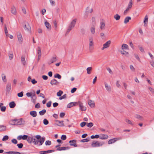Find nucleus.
<instances>
[{
	"label": "nucleus",
	"mask_w": 154,
	"mask_h": 154,
	"mask_svg": "<svg viewBox=\"0 0 154 154\" xmlns=\"http://www.w3.org/2000/svg\"><path fill=\"white\" fill-rule=\"evenodd\" d=\"M63 91L61 90H60L58 92H57V96L58 97H60L61 96V95L63 94Z\"/></svg>",
	"instance_id": "obj_46"
},
{
	"label": "nucleus",
	"mask_w": 154,
	"mask_h": 154,
	"mask_svg": "<svg viewBox=\"0 0 154 154\" xmlns=\"http://www.w3.org/2000/svg\"><path fill=\"white\" fill-rule=\"evenodd\" d=\"M9 139V137L8 135L5 136L2 138V141H6L8 140Z\"/></svg>",
	"instance_id": "obj_48"
},
{
	"label": "nucleus",
	"mask_w": 154,
	"mask_h": 154,
	"mask_svg": "<svg viewBox=\"0 0 154 154\" xmlns=\"http://www.w3.org/2000/svg\"><path fill=\"white\" fill-rule=\"evenodd\" d=\"M89 105L91 108L94 107H95V103L94 101H92L91 100H89L88 102Z\"/></svg>",
	"instance_id": "obj_14"
},
{
	"label": "nucleus",
	"mask_w": 154,
	"mask_h": 154,
	"mask_svg": "<svg viewBox=\"0 0 154 154\" xmlns=\"http://www.w3.org/2000/svg\"><path fill=\"white\" fill-rule=\"evenodd\" d=\"M117 140V138H115L112 139H111L109 140L108 143L109 144H111L115 142Z\"/></svg>",
	"instance_id": "obj_16"
},
{
	"label": "nucleus",
	"mask_w": 154,
	"mask_h": 154,
	"mask_svg": "<svg viewBox=\"0 0 154 154\" xmlns=\"http://www.w3.org/2000/svg\"><path fill=\"white\" fill-rule=\"evenodd\" d=\"M11 13L14 14H16V10L14 6H13L11 8Z\"/></svg>",
	"instance_id": "obj_24"
},
{
	"label": "nucleus",
	"mask_w": 154,
	"mask_h": 154,
	"mask_svg": "<svg viewBox=\"0 0 154 154\" xmlns=\"http://www.w3.org/2000/svg\"><path fill=\"white\" fill-rule=\"evenodd\" d=\"M9 59L10 60H11L13 57V54L12 53H9Z\"/></svg>",
	"instance_id": "obj_54"
},
{
	"label": "nucleus",
	"mask_w": 154,
	"mask_h": 154,
	"mask_svg": "<svg viewBox=\"0 0 154 154\" xmlns=\"http://www.w3.org/2000/svg\"><path fill=\"white\" fill-rule=\"evenodd\" d=\"M119 52L123 55H127L128 54V53L127 52H126L124 50L123 51H120Z\"/></svg>",
	"instance_id": "obj_35"
},
{
	"label": "nucleus",
	"mask_w": 154,
	"mask_h": 154,
	"mask_svg": "<svg viewBox=\"0 0 154 154\" xmlns=\"http://www.w3.org/2000/svg\"><path fill=\"white\" fill-rule=\"evenodd\" d=\"M11 142L14 144H17V141L15 139H12L11 140Z\"/></svg>",
	"instance_id": "obj_57"
},
{
	"label": "nucleus",
	"mask_w": 154,
	"mask_h": 154,
	"mask_svg": "<svg viewBox=\"0 0 154 154\" xmlns=\"http://www.w3.org/2000/svg\"><path fill=\"white\" fill-rule=\"evenodd\" d=\"M54 77L55 78H57L58 79H61V75L58 73L54 75Z\"/></svg>",
	"instance_id": "obj_36"
},
{
	"label": "nucleus",
	"mask_w": 154,
	"mask_h": 154,
	"mask_svg": "<svg viewBox=\"0 0 154 154\" xmlns=\"http://www.w3.org/2000/svg\"><path fill=\"white\" fill-rule=\"evenodd\" d=\"M43 123L45 125H46L48 124L49 122L47 119H45L43 120Z\"/></svg>",
	"instance_id": "obj_45"
},
{
	"label": "nucleus",
	"mask_w": 154,
	"mask_h": 154,
	"mask_svg": "<svg viewBox=\"0 0 154 154\" xmlns=\"http://www.w3.org/2000/svg\"><path fill=\"white\" fill-rule=\"evenodd\" d=\"M28 136L26 135H23L22 136L23 140H25L27 139V138L28 137Z\"/></svg>",
	"instance_id": "obj_62"
},
{
	"label": "nucleus",
	"mask_w": 154,
	"mask_h": 154,
	"mask_svg": "<svg viewBox=\"0 0 154 154\" xmlns=\"http://www.w3.org/2000/svg\"><path fill=\"white\" fill-rule=\"evenodd\" d=\"M95 28L93 27L91 28V31L92 34H94L95 33Z\"/></svg>",
	"instance_id": "obj_60"
},
{
	"label": "nucleus",
	"mask_w": 154,
	"mask_h": 154,
	"mask_svg": "<svg viewBox=\"0 0 154 154\" xmlns=\"http://www.w3.org/2000/svg\"><path fill=\"white\" fill-rule=\"evenodd\" d=\"M78 105L80 107V109L82 111H85L86 110V107L84 106L83 104L80 101H79Z\"/></svg>",
	"instance_id": "obj_9"
},
{
	"label": "nucleus",
	"mask_w": 154,
	"mask_h": 154,
	"mask_svg": "<svg viewBox=\"0 0 154 154\" xmlns=\"http://www.w3.org/2000/svg\"><path fill=\"white\" fill-rule=\"evenodd\" d=\"M29 114L31 116L34 117H36L37 115V112L35 111H31Z\"/></svg>",
	"instance_id": "obj_18"
},
{
	"label": "nucleus",
	"mask_w": 154,
	"mask_h": 154,
	"mask_svg": "<svg viewBox=\"0 0 154 154\" xmlns=\"http://www.w3.org/2000/svg\"><path fill=\"white\" fill-rule=\"evenodd\" d=\"M131 19V18L130 17H127L125 19L124 23L126 24L129 22V20Z\"/></svg>",
	"instance_id": "obj_26"
},
{
	"label": "nucleus",
	"mask_w": 154,
	"mask_h": 154,
	"mask_svg": "<svg viewBox=\"0 0 154 154\" xmlns=\"http://www.w3.org/2000/svg\"><path fill=\"white\" fill-rule=\"evenodd\" d=\"M45 24L46 27L48 29H51V25L48 22L46 21L45 22Z\"/></svg>",
	"instance_id": "obj_22"
},
{
	"label": "nucleus",
	"mask_w": 154,
	"mask_h": 154,
	"mask_svg": "<svg viewBox=\"0 0 154 154\" xmlns=\"http://www.w3.org/2000/svg\"><path fill=\"white\" fill-rule=\"evenodd\" d=\"M135 117L137 119H139L140 120H142L143 119V118L141 116L138 114H136L135 115Z\"/></svg>",
	"instance_id": "obj_49"
},
{
	"label": "nucleus",
	"mask_w": 154,
	"mask_h": 154,
	"mask_svg": "<svg viewBox=\"0 0 154 154\" xmlns=\"http://www.w3.org/2000/svg\"><path fill=\"white\" fill-rule=\"evenodd\" d=\"M38 59H39V58L41 57L42 53L41 51V49L39 47H38Z\"/></svg>",
	"instance_id": "obj_15"
},
{
	"label": "nucleus",
	"mask_w": 154,
	"mask_h": 154,
	"mask_svg": "<svg viewBox=\"0 0 154 154\" xmlns=\"http://www.w3.org/2000/svg\"><path fill=\"white\" fill-rule=\"evenodd\" d=\"M99 138V135L98 134H96L95 135H92L91 136V139L98 138Z\"/></svg>",
	"instance_id": "obj_41"
},
{
	"label": "nucleus",
	"mask_w": 154,
	"mask_h": 154,
	"mask_svg": "<svg viewBox=\"0 0 154 154\" xmlns=\"http://www.w3.org/2000/svg\"><path fill=\"white\" fill-rule=\"evenodd\" d=\"M61 138L62 140H65L66 139V136L65 135H64V134L62 135L61 136Z\"/></svg>",
	"instance_id": "obj_56"
},
{
	"label": "nucleus",
	"mask_w": 154,
	"mask_h": 154,
	"mask_svg": "<svg viewBox=\"0 0 154 154\" xmlns=\"http://www.w3.org/2000/svg\"><path fill=\"white\" fill-rule=\"evenodd\" d=\"M104 144V142H100L97 141H94L92 142L91 146L93 147H97L102 146Z\"/></svg>",
	"instance_id": "obj_4"
},
{
	"label": "nucleus",
	"mask_w": 154,
	"mask_h": 154,
	"mask_svg": "<svg viewBox=\"0 0 154 154\" xmlns=\"http://www.w3.org/2000/svg\"><path fill=\"white\" fill-rule=\"evenodd\" d=\"M121 48L123 50L125 49H128V46L127 44H123L122 45Z\"/></svg>",
	"instance_id": "obj_27"
},
{
	"label": "nucleus",
	"mask_w": 154,
	"mask_h": 154,
	"mask_svg": "<svg viewBox=\"0 0 154 154\" xmlns=\"http://www.w3.org/2000/svg\"><path fill=\"white\" fill-rule=\"evenodd\" d=\"M11 89V84L10 83H8L6 86V91L7 93H9Z\"/></svg>",
	"instance_id": "obj_10"
},
{
	"label": "nucleus",
	"mask_w": 154,
	"mask_h": 154,
	"mask_svg": "<svg viewBox=\"0 0 154 154\" xmlns=\"http://www.w3.org/2000/svg\"><path fill=\"white\" fill-rule=\"evenodd\" d=\"M26 140L29 143H33V139L32 137H31L28 136L27 139H26Z\"/></svg>",
	"instance_id": "obj_23"
},
{
	"label": "nucleus",
	"mask_w": 154,
	"mask_h": 154,
	"mask_svg": "<svg viewBox=\"0 0 154 154\" xmlns=\"http://www.w3.org/2000/svg\"><path fill=\"white\" fill-rule=\"evenodd\" d=\"M66 96H67V95L66 94H64V95H63L62 96H61V97H60L59 98V99L60 100H61L65 98L66 97Z\"/></svg>",
	"instance_id": "obj_59"
},
{
	"label": "nucleus",
	"mask_w": 154,
	"mask_h": 154,
	"mask_svg": "<svg viewBox=\"0 0 154 154\" xmlns=\"http://www.w3.org/2000/svg\"><path fill=\"white\" fill-rule=\"evenodd\" d=\"M46 112V110L45 109H43L42 110L40 111L39 112V113L40 116H42L44 115Z\"/></svg>",
	"instance_id": "obj_29"
},
{
	"label": "nucleus",
	"mask_w": 154,
	"mask_h": 154,
	"mask_svg": "<svg viewBox=\"0 0 154 154\" xmlns=\"http://www.w3.org/2000/svg\"><path fill=\"white\" fill-rule=\"evenodd\" d=\"M2 80L4 82H7V79L6 78V76L5 74L3 73L2 75Z\"/></svg>",
	"instance_id": "obj_30"
},
{
	"label": "nucleus",
	"mask_w": 154,
	"mask_h": 154,
	"mask_svg": "<svg viewBox=\"0 0 154 154\" xmlns=\"http://www.w3.org/2000/svg\"><path fill=\"white\" fill-rule=\"evenodd\" d=\"M6 107L5 106H2L0 109L1 111L4 112L5 111Z\"/></svg>",
	"instance_id": "obj_58"
},
{
	"label": "nucleus",
	"mask_w": 154,
	"mask_h": 154,
	"mask_svg": "<svg viewBox=\"0 0 154 154\" xmlns=\"http://www.w3.org/2000/svg\"><path fill=\"white\" fill-rule=\"evenodd\" d=\"M86 124V122H83L80 123V125L82 127H83L85 126Z\"/></svg>",
	"instance_id": "obj_50"
},
{
	"label": "nucleus",
	"mask_w": 154,
	"mask_h": 154,
	"mask_svg": "<svg viewBox=\"0 0 154 154\" xmlns=\"http://www.w3.org/2000/svg\"><path fill=\"white\" fill-rule=\"evenodd\" d=\"M111 43V41L110 40H109L106 42L104 44L103 46H104L106 48H108L109 46Z\"/></svg>",
	"instance_id": "obj_21"
},
{
	"label": "nucleus",
	"mask_w": 154,
	"mask_h": 154,
	"mask_svg": "<svg viewBox=\"0 0 154 154\" xmlns=\"http://www.w3.org/2000/svg\"><path fill=\"white\" fill-rule=\"evenodd\" d=\"M79 101L78 102H72L69 103L67 106L68 108H70L73 106H75L78 105Z\"/></svg>",
	"instance_id": "obj_6"
},
{
	"label": "nucleus",
	"mask_w": 154,
	"mask_h": 154,
	"mask_svg": "<svg viewBox=\"0 0 154 154\" xmlns=\"http://www.w3.org/2000/svg\"><path fill=\"white\" fill-rule=\"evenodd\" d=\"M23 28L25 30L28 32H30L31 31V28L30 26L29 23H27L26 24H25Z\"/></svg>",
	"instance_id": "obj_5"
},
{
	"label": "nucleus",
	"mask_w": 154,
	"mask_h": 154,
	"mask_svg": "<svg viewBox=\"0 0 154 154\" xmlns=\"http://www.w3.org/2000/svg\"><path fill=\"white\" fill-rule=\"evenodd\" d=\"M14 124L12 125H23L25 123V121L22 118L19 119H15L13 120Z\"/></svg>",
	"instance_id": "obj_3"
},
{
	"label": "nucleus",
	"mask_w": 154,
	"mask_h": 154,
	"mask_svg": "<svg viewBox=\"0 0 154 154\" xmlns=\"http://www.w3.org/2000/svg\"><path fill=\"white\" fill-rule=\"evenodd\" d=\"M76 140H70L69 141V143L71 146H73L74 147H77L78 146L76 144Z\"/></svg>",
	"instance_id": "obj_7"
},
{
	"label": "nucleus",
	"mask_w": 154,
	"mask_h": 154,
	"mask_svg": "<svg viewBox=\"0 0 154 154\" xmlns=\"http://www.w3.org/2000/svg\"><path fill=\"white\" fill-rule=\"evenodd\" d=\"M105 86L106 90L108 91H111V88L110 86H108L107 83H105Z\"/></svg>",
	"instance_id": "obj_34"
},
{
	"label": "nucleus",
	"mask_w": 154,
	"mask_h": 154,
	"mask_svg": "<svg viewBox=\"0 0 154 154\" xmlns=\"http://www.w3.org/2000/svg\"><path fill=\"white\" fill-rule=\"evenodd\" d=\"M126 122L128 124H129L131 125H133V124L129 120L126 119L125 120Z\"/></svg>",
	"instance_id": "obj_52"
},
{
	"label": "nucleus",
	"mask_w": 154,
	"mask_h": 154,
	"mask_svg": "<svg viewBox=\"0 0 154 154\" xmlns=\"http://www.w3.org/2000/svg\"><path fill=\"white\" fill-rule=\"evenodd\" d=\"M17 146L19 148L21 149V148H22V147L23 146V144L22 143H20L18 144L17 145Z\"/></svg>",
	"instance_id": "obj_53"
},
{
	"label": "nucleus",
	"mask_w": 154,
	"mask_h": 154,
	"mask_svg": "<svg viewBox=\"0 0 154 154\" xmlns=\"http://www.w3.org/2000/svg\"><path fill=\"white\" fill-rule=\"evenodd\" d=\"M57 60V56L56 55H54L51 59V63H53L56 62Z\"/></svg>",
	"instance_id": "obj_20"
},
{
	"label": "nucleus",
	"mask_w": 154,
	"mask_h": 154,
	"mask_svg": "<svg viewBox=\"0 0 154 154\" xmlns=\"http://www.w3.org/2000/svg\"><path fill=\"white\" fill-rule=\"evenodd\" d=\"M21 60L23 64L25 65L26 64V61L25 59V57L23 56H22L21 57Z\"/></svg>",
	"instance_id": "obj_37"
},
{
	"label": "nucleus",
	"mask_w": 154,
	"mask_h": 154,
	"mask_svg": "<svg viewBox=\"0 0 154 154\" xmlns=\"http://www.w3.org/2000/svg\"><path fill=\"white\" fill-rule=\"evenodd\" d=\"M51 103H52V102L51 101H49L46 104L48 108L50 107L51 106Z\"/></svg>",
	"instance_id": "obj_55"
},
{
	"label": "nucleus",
	"mask_w": 154,
	"mask_h": 154,
	"mask_svg": "<svg viewBox=\"0 0 154 154\" xmlns=\"http://www.w3.org/2000/svg\"><path fill=\"white\" fill-rule=\"evenodd\" d=\"M100 28L101 29H104V27L105 26V24L103 22H102L100 23Z\"/></svg>",
	"instance_id": "obj_40"
},
{
	"label": "nucleus",
	"mask_w": 154,
	"mask_h": 154,
	"mask_svg": "<svg viewBox=\"0 0 154 154\" xmlns=\"http://www.w3.org/2000/svg\"><path fill=\"white\" fill-rule=\"evenodd\" d=\"M94 45V42L93 41H91L89 43V49L90 50L92 49V46Z\"/></svg>",
	"instance_id": "obj_43"
},
{
	"label": "nucleus",
	"mask_w": 154,
	"mask_h": 154,
	"mask_svg": "<svg viewBox=\"0 0 154 154\" xmlns=\"http://www.w3.org/2000/svg\"><path fill=\"white\" fill-rule=\"evenodd\" d=\"M50 84L52 85H57L59 84V82H58L56 79H53L51 81Z\"/></svg>",
	"instance_id": "obj_11"
},
{
	"label": "nucleus",
	"mask_w": 154,
	"mask_h": 154,
	"mask_svg": "<svg viewBox=\"0 0 154 154\" xmlns=\"http://www.w3.org/2000/svg\"><path fill=\"white\" fill-rule=\"evenodd\" d=\"M87 126L89 128H91L94 125V124L92 122H90L89 123H87Z\"/></svg>",
	"instance_id": "obj_44"
},
{
	"label": "nucleus",
	"mask_w": 154,
	"mask_h": 154,
	"mask_svg": "<svg viewBox=\"0 0 154 154\" xmlns=\"http://www.w3.org/2000/svg\"><path fill=\"white\" fill-rule=\"evenodd\" d=\"M55 151V150L54 149H52L50 150H48L47 151H40L39 153L40 154H45L47 153H50L51 152H54Z\"/></svg>",
	"instance_id": "obj_8"
},
{
	"label": "nucleus",
	"mask_w": 154,
	"mask_h": 154,
	"mask_svg": "<svg viewBox=\"0 0 154 154\" xmlns=\"http://www.w3.org/2000/svg\"><path fill=\"white\" fill-rule=\"evenodd\" d=\"M69 147L68 146L59 147L56 150L57 151L65 150L69 149Z\"/></svg>",
	"instance_id": "obj_12"
},
{
	"label": "nucleus",
	"mask_w": 154,
	"mask_h": 154,
	"mask_svg": "<svg viewBox=\"0 0 154 154\" xmlns=\"http://www.w3.org/2000/svg\"><path fill=\"white\" fill-rule=\"evenodd\" d=\"M51 144V141L49 140H47L45 143V144L46 145L50 146Z\"/></svg>",
	"instance_id": "obj_51"
},
{
	"label": "nucleus",
	"mask_w": 154,
	"mask_h": 154,
	"mask_svg": "<svg viewBox=\"0 0 154 154\" xmlns=\"http://www.w3.org/2000/svg\"><path fill=\"white\" fill-rule=\"evenodd\" d=\"M10 154H24L23 153H20V152H15V151H10Z\"/></svg>",
	"instance_id": "obj_39"
},
{
	"label": "nucleus",
	"mask_w": 154,
	"mask_h": 154,
	"mask_svg": "<svg viewBox=\"0 0 154 154\" xmlns=\"http://www.w3.org/2000/svg\"><path fill=\"white\" fill-rule=\"evenodd\" d=\"M50 2L52 5H55V2H54L53 0H49Z\"/></svg>",
	"instance_id": "obj_64"
},
{
	"label": "nucleus",
	"mask_w": 154,
	"mask_h": 154,
	"mask_svg": "<svg viewBox=\"0 0 154 154\" xmlns=\"http://www.w3.org/2000/svg\"><path fill=\"white\" fill-rule=\"evenodd\" d=\"M36 140L35 138H33V143L35 145H37L38 143H40L38 144L39 146L42 145L44 143L45 140V138L44 137H41L40 135H37L35 137Z\"/></svg>",
	"instance_id": "obj_1"
},
{
	"label": "nucleus",
	"mask_w": 154,
	"mask_h": 154,
	"mask_svg": "<svg viewBox=\"0 0 154 154\" xmlns=\"http://www.w3.org/2000/svg\"><path fill=\"white\" fill-rule=\"evenodd\" d=\"M132 0H130L129 4L128 5V6L127 7L128 8V9H130L131 8L132 6Z\"/></svg>",
	"instance_id": "obj_31"
},
{
	"label": "nucleus",
	"mask_w": 154,
	"mask_h": 154,
	"mask_svg": "<svg viewBox=\"0 0 154 154\" xmlns=\"http://www.w3.org/2000/svg\"><path fill=\"white\" fill-rule=\"evenodd\" d=\"M92 68L91 67H88L87 69V73L89 74L91 73V71L92 70Z\"/></svg>",
	"instance_id": "obj_42"
},
{
	"label": "nucleus",
	"mask_w": 154,
	"mask_h": 154,
	"mask_svg": "<svg viewBox=\"0 0 154 154\" xmlns=\"http://www.w3.org/2000/svg\"><path fill=\"white\" fill-rule=\"evenodd\" d=\"M17 95L19 97H22L23 95V91H21V92L18 93Z\"/></svg>",
	"instance_id": "obj_47"
},
{
	"label": "nucleus",
	"mask_w": 154,
	"mask_h": 154,
	"mask_svg": "<svg viewBox=\"0 0 154 154\" xmlns=\"http://www.w3.org/2000/svg\"><path fill=\"white\" fill-rule=\"evenodd\" d=\"M17 38L19 42H22L23 41V38L21 34H19L17 35Z\"/></svg>",
	"instance_id": "obj_33"
},
{
	"label": "nucleus",
	"mask_w": 154,
	"mask_h": 154,
	"mask_svg": "<svg viewBox=\"0 0 154 154\" xmlns=\"http://www.w3.org/2000/svg\"><path fill=\"white\" fill-rule=\"evenodd\" d=\"M108 138V136L106 134H102L100 136H99V138L102 140L106 139Z\"/></svg>",
	"instance_id": "obj_17"
},
{
	"label": "nucleus",
	"mask_w": 154,
	"mask_h": 154,
	"mask_svg": "<svg viewBox=\"0 0 154 154\" xmlns=\"http://www.w3.org/2000/svg\"><path fill=\"white\" fill-rule=\"evenodd\" d=\"M6 127L3 125H0V131H4L6 130Z\"/></svg>",
	"instance_id": "obj_25"
},
{
	"label": "nucleus",
	"mask_w": 154,
	"mask_h": 154,
	"mask_svg": "<svg viewBox=\"0 0 154 154\" xmlns=\"http://www.w3.org/2000/svg\"><path fill=\"white\" fill-rule=\"evenodd\" d=\"M76 20L77 19H75L72 21L69 25L68 28L67 29V31L65 35H68L69 32L74 27L75 24Z\"/></svg>",
	"instance_id": "obj_2"
},
{
	"label": "nucleus",
	"mask_w": 154,
	"mask_h": 154,
	"mask_svg": "<svg viewBox=\"0 0 154 154\" xmlns=\"http://www.w3.org/2000/svg\"><path fill=\"white\" fill-rule=\"evenodd\" d=\"M55 121L56 122H57L58 123L56 124V125L59 126H64L63 124V121H59L56 120Z\"/></svg>",
	"instance_id": "obj_13"
},
{
	"label": "nucleus",
	"mask_w": 154,
	"mask_h": 154,
	"mask_svg": "<svg viewBox=\"0 0 154 154\" xmlns=\"http://www.w3.org/2000/svg\"><path fill=\"white\" fill-rule=\"evenodd\" d=\"M16 104L14 101H12L9 103V106L10 108H13L16 106Z\"/></svg>",
	"instance_id": "obj_19"
},
{
	"label": "nucleus",
	"mask_w": 154,
	"mask_h": 154,
	"mask_svg": "<svg viewBox=\"0 0 154 154\" xmlns=\"http://www.w3.org/2000/svg\"><path fill=\"white\" fill-rule=\"evenodd\" d=\"M138 47L140 51L142 52H145L144 49L142 47H140L139 46H138Z\"/></svg>",
	"instance_id": "obj_63"
},
{
	"label": "nucleus",
	"mask_w": 154,
	"mask_h": 154,
	"mask_svg": "<svg viewBox=\"0 0 154 154\" xmlns=\"http://www.w3.org/2000/svg\"><path fill=\"white\" fill-rule=\"evenodd\" d=\"M148 21V18L147 15H146L145 17L144 20V25L146 26V25H147V23Z\"/></svg>",
	"instance_id": "obj_28"
},
{
	"label": "nucleus",
	"mask_w": 154,
	"mask_h": 154,
	"mask_svg": "<svg viewBox=\"0 0 154 154\" xmlns=\"http://www.w3.org/2000/svg\"><path fill=\"white\" fill-rule=\"evenodd\" d=\"M77 88H73L71 91V92L72 93H74L76 90Z\"/></svg>",
	"instance_id": "obj_61"
},
{
	"label": "nucleus",
	"mask_w": 154,
	"mask_h": 154,
	"mask_svg": "<svg viewBox=\"0 0 154 154\" xmlns=\"http://www.w3.org/2000/svg\"><path fill=\"white\" fill-rule=\"evenodd\" d=\"M90 140V139L89 138H87L86 139H83L81 140V142L85 143V142H87L89 141Z\"/></svg>",
	"instance_id": "obj_38"
},
{
	"label": "nucleus",
	"mask_w": 154,
	"mask_h": 154,
	"mask_svg": "<svg viewBox=\"0 0 154 154\" xmlns=\"http://www.w3.org/2000/svg\"><path fill=\"white\" fill-rule=\"evenodd\" d=\"M121 16L119 15L118 14H116V15H114V18L116 19V20H119Z\"/></svg>",
	"instance_id": "obj_32"
}]
</instances>
